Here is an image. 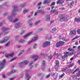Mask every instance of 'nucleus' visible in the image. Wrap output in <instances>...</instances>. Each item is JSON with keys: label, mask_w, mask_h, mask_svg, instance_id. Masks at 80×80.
<instances>
[{"label": "nucleus", "mask_w": 80, "mask_h": 80, "mask_svg": "<svg viewBox=\"0 0 80 80\" xmlns=\"http://www.w3.org/2000/svg\"><path fill=\"white\" fill-rule=\"evenodd\" d=\"M55 5V2H52L51 5V7L52 10L51 11V13H54L55 12H56V10H57V8H55L54 7V5Z\"/></svg>", "instance_id": "obj_1"}, {"label": "nucleus", "mask_w": 80, "mask_h": 80, "mask_svg": "<svg viewBox=\"0 0 80 80\" xmlns=\"http://www.w3.org/2000/svg\"><path fill=\"white\" fill-rule=\"evenodd\" d=\"M59 18L60 20V21H64V22H67L68 21V19L67 18H66L63 15H60L59 16Z\"/></svg>", "instance_id": "obj_2"}, {"label": "nucleus", "mask_w": 80, "mask_h": 80, "mask_svg": "<svg viewBox=\"0 0 80 80\" xmlns=\"http://www.w3.org/2000/svg\"><path fill=\"white\" fill-rule=\"evenodd\" d=\"M55 63L56 65L55 66V68L56 70L57 71L59 68V64H60L59 61L56 60V61Z\"/></svg>", "instance_id": "obj_3"}, {"label": "nucleus", "mask_w": 80, "mask_h": 80, "mask_svg": "<svg viewBox=\"0 0 80 80\" xmlns=\"http://www.w3.org/2000/svg\"><path fill=\"white\" fill-rule=\"evenodd\" d=\"M65 43V42L63 41H60L57 43L56 45V47H59L60 46H62Z\"/></svg>", "instance_id": "obj_4"}, {"label": "nucleus", "mask_w": 80, "mask_h": 80, "mask_svg": "<svg viewBox=\"0 0 80 80\" xmlns=\"http://www.w3.org/2000/svg\"><path fill=\"white\" fill-rule=\"evenodd\" d=\"M44 13H45V12L43 10H38L37 12H35L34 15V16H36V15H37V13H41L42 14H44Z\"/></svg>", "instance_id": "obj_5"}, {"label": "nucleus", "mask_w": 80, "mask_h": 80, "mask_svg": "<svg viewBox=\"0 0 80 80\" xmlns=\"http://www.w3.org/2000/svg\"><path fill=\"white\" fill-rule=\"evenodd\" d=\"M25 73H26L25 76L26 78H27V80H29V79H30V78H31V76L29 75V74H28V71H27Z\"/></svg>", "instance_id": "obj_6"}, {"label": "nucleus", "mask_w": 80, "mask_h": 80, "mask_svg": "<svg viewBox=\"0 0 80 80\" xmlns=\"http://www.w3.org/2000/svg\"><path fill=\"white\" fill-rule=\"evenodd\" d=\"M9 21H11L12 22H17V21L18 20V19H16L13 20V19H12V17H10L9 18Z\"/></svg>", "instance_id": "obj_7"}, {"label": "nucleus", "mask_w": 80, "mask_h": 80, "mask_svg": "<svg viewBox=\"0 0 80 80\" xmlns=\"http://www.w3.org/2000/svg\"><path fill=\"white\" fill-rule=\"evenodd\" d=\"M28 62L27 61H24L23 62H21L19 63V65H26L28 64Z\"/></svg>", "instance_id": "obj_8"}, {"label": "nucleus", "mask_w": 80, "mask_h": 80, "mask_svg": "<svg viewBox=\"0 0 80 80\" xmlns=\"http://www.w3.org/2000/svg\"><path fill=\"white\" fill-rule=\"evenodd\" d=\"M50 44V42H44L42 43V47H47L48 46V45Z\"/></svg>", "instance_id": "obj_9"}, {"label": "nucleus", "mask_w": 80, "mask_h": 80, "mask_svg": "<svg viewBox=\"0 0 80 80\" xmlns=\"http://www.w3.org/2000/svg\"><path fill=\"white\" fill-rule=\"evenodd\" d=\"M38 57L37 55H35L34 56H33L32 57V60H33V62H35V61H36Z\"/></svg>", "instance_id": "obj_10"}, {"label": "nucleus", "mask_w": 80, "mask_h": 80, "mask_svg": "<svg viewBox=\"0 0 80 80\" xmlns=\"http://www.w3.org/2000/svg\"><path fill=\"white\" fill-rule=\"evenodd\" d=\"M9 39V37H8L6 38H5L2 41L0 42V43H4V42H7L8 40Z\"/></svg>", "instance_id": "obj_11"}, {"label": "nucleus", "mask_w": 80, "mask_h": 80, "mask_svg": "<svg viewBox=\"0 0 80 80\" xmlns=\"http://www.w3.org/2000/svg\"><path fill=\"white\" fill-rule=\"evenodd\" d=\"M70 35H75L76 34V30L74 29L72 31H71L70 32Z\"/></svg>", "instance_id": "obj_12"}, {"label": "nucleus", "mask_w": 80, "mask_h": 80, "mask_svg": "<svg viewBox=\"0 0 80 80\" xmlns=\"http://www.w3.org/2000/svg\"><path fill=\"white\" fill-rule=\"evenodd\" d=\"M33 33L32 32H29V33H28L27 35L24 36V38H26L27 37H28L29 36H30V35H31Z\"/></svg>", "instance_id": "obj_13"}, {"label": "nucleus", "mask_w": 80, "mask_h": 80, "mask_svg": "<svg viewBox=\"0 0 80 80\" xmlns=\"http://www.w3.org/2000/svg\"><path fill=\"white\" fill-rule=\"evenodd\" d=\"M52 75L53 78H54V79H56V78H57V76H58V73H53L52 74Z\"/></svg>", "instance_id": "obj_14"}, {"label": "nucleus", "mask_w": 80, "mask_h": 80, "mask_svg": "<svg viewBox=\"0 0 80 80\" xmlns=\"http://www.w3.org/2000/svg\"><path fill=\"white\" fill-rule=\"evenodd\" d=\"M64 1L63 0H59L58 1H57V4H62L63 3H64Z\"/></svg>", "instance_id": "obj_15"}, {"label": "nucleus", "mask_w": 80, "mask_h": 80, "mask_svg": "<svg viewBox=\"0 0 80 80\" xmlns=\"http://www.w3.org/2000/svg\"><path fill=\"white\" fill-rule=\"evenodd\" d=\"M42 67L43 68H42V69L43 70V69H44L45 68V61L44 60L42 61Z\"/></svg>", "instance_id": "obj_16"}, {"label": "nucleus", "mask_w": 80, "mask_h": 80, "mask_svg": "<svg viewBox=\"0 0 80 80\" xmlns=\"http://www.w3.org/2000/svg\"><path fill=\"white\" fill-rule=\"evenodd\" d=\"M13 52L10 54L9 55L6 54L5 55V57L7 58H8V57H13Z\"/></svg>", "instance_id": "obj_17"}, {"label": "nucleus", "mask_w": 80, "mask_h": 80, "mask_svg": "<svg viewBox=\"0 0 80 80\" xmlns=\"http://www.w3.org/2000/svg\"><path fill=\"white\" fill-rule=\"evenodd\" d=\"M50 20V15H47L46 16V21H48Z\"/></svg>", "instance_id": "obj_18"}, {"label": "nucleus", "mask_w": 80, "mask_h": 80, "mask_svg": "<svg viewBox=\"0 0 80 80\" xmlns=\"http://www.w3.org/2000/svg\"><path fill=\"white\" fill-rule=\"evenodd\" d=\"M79 70V68H77L76 70H75L74 72H73V70L71 69H70V73L71 74H73L74 73H75L77 71Z\"/></svg>", "instance_id": "obj_19"}, {"label": "nucleus", "mask_w": 80, "mask_h": 80, "mask_svg": "<svg viewBox=\"0 0 80 80\" xmlns=\"http://www.w3.org/2000/svg\"><path fill=\"white\" fill-rule=\"evenodd\" d=\"M37 40H38V36H36L33 38L32 40L33 42L34 41H35Z\"/></svg>", "instance_id": "obj_20"}, {"label": "nucleus", "mask_w": 80, "mask_h": 80, "mask_svg": "<svg viewBox=\"0 0 80 80\" xmlns=\"http://www.w3.org/2000/svg\"><path fill=\"white\" fill-rule=\"evenodd\" d=\"M22 23L20 22H18L17 24H16V28H18L20 25Z\"/></svg>", "instance_id": "obj_21"}, {"label": "nucleus", "mask_w": 80, "mask_h": 80, "mask_svg": "<svg viewBox=\"0 0 80 80\" xmlns=\"http://www.w3.org/2000/svg\"><path fill=\"white\" fill-rule=\"evenodd\" d=\"M49 2L50 1H48V0H45L43 2V4H48Z\"/></svg>", "instance_id": "obj_22"}, {"label": "nucleus", "mask_w": 80, "mask_h": 80, "mask_svg": "<svg viewBox=\"0 0 80 80\" xmlns=\"http://www.w3.org/2000/svg\"><path fill=\"white\" fill-rule=\"evenodd\" d=\"M66 58L68 57V56H69V53H68V52H65V55H64Z\"/></svg>", "instance_id": "obj_23"}, {"label": "nucleus", "mask_w": 80, "mask_h": 80, "mask_svg": "<svg viewBox=\"0 0 80 80\" xmlns=\"http://www.w3.org/2000/svg\"><path fill=\"white\" fill-rule=\"evenodd\" d=\"M16 71V70H13L12 71H11L10 72H8V75H10L12 73H14V72H15Z\"/></svg>", "instance_id": "obj_24"}, {"label": "nucleus", "mask_w": 80, "mask_h": 80, "mask_svg": "<svg viewBox=\"0 0 80 80\" xmlns=\"http://www.w3.org/2000/svg\"><path fill=\"white\" fill-rule=\"evenodd\" d=\"M62 41H65V42H67V41H68V39H66V38L65 37H64L62 38Z\"/></svg>", "instance_id": "obj_25"}, {"label": "nucleus", "mask_w": 80, "mask_h": 80, "mask_svg": "<svg viewBox=\"0 0 80 80\" xmlns=\"http://www.w3.org/2000/svg\"><path fill=\"white\" fill-rule=\"evenodd\" d=\"M16 15V13H15V10H14L12 12V17H15Z\"/></svg>", "instance_id": "obj_26"}, {"label": "nucleus", "mask_w": 80, "mask_h": 80, "mask_svg": "<svg viewBox=\"0 0 80 80\" xmlns=\"http://www.w3.org/2000/svg\"><path fill=\"white\" fill-rule=\"evenodd\" d=\"M44 30L45 29L43 28H39L38 29V31H39V32H43Z\"/></svg>", "instance_id": "obj_27"}, {"label": "nucleus", "mask_w": 80, "mask_h": 80, "mask_svg": "<svg viewBox=\"0 0 80 80\" xmlns=\"http://www.w3.org/2000/svg\"><path fill=\"white\" fill-rule=\"evenodd\" d=\"M25 42V41L24 40L21 39L19 41V43H24Z\"/></svg>", "instance_id": "obj_28"}, {"label": "nucleus", "mask_w": 80, "mask_h": 80, "mask_svg": "<svg viewBox=\"0 0 80 80\" xmlns=\"http://www.w3.org/2000/svg\"><path fill=\"white\" fill-rule=\"evenodd\" d=\"M64 75H65V73H63L60 76H59V79L62 78H63V77H64Z\"/></svg>", "instance_id": "obj_29"}, {"label": "nucleus", "mask_w": 80, "mask_h": 80, "mask_svg": "<svg viewBox=\"0 0 80 80\" xmlns=\"http://www.w3.org/2000/svg\"><path fill=\"white\" fill-rule=\"evenodd\" d=\"M68 51H69L70 52H74V49H72L70 48H69L68 49Z\"/></svg>", "instance_id": "obj_30"}, {"label": "nucleus", "mask_w": 80, "mask_h": 80, "mask_svg": "<svg viewBox=\"0 0 80 80\" xmlns=\"http://www.w3.org/2000/svg\"><path fill=\"white\" fill-rule=\"evenodd\" d=\"M75 22H80V18H75Z\"/></svg>", "instance_id": "obj_31"}, {"label": "nucleus", "mask_w": 80, "mask_h": 80, "mask_svg": "<svg viewBox=\"0 0 80 80\" xmlns=\"http://www.w3.org/2000/svg\"><path fill=\"white\" fill-rule=\"evenodd\" d=\"M56 31V28H52L51 32L52 33H53L55 32Z\"/></svg>", "instance_id": "obj_32"}, {"label": "nucleus", "mask_w": 80, "mask_h": 80, "mask_svg": "<svg viewBox=\"0 0 80 80\" xmlns=\"http://www.w3.org/2000/svg\"><path fill=\"white\" fill-rule=\"evenodd\" d=\"M74 79V80H79V78H77L76 76H73L72 77Z\"/></svg>", "instance_id": "obj_33"}, {"label": "nucleus", "mask_w": 80, "mask_h": 80, "mask_svg": "<svg viewBox=\"0 0 80 80\" xmlns=\"http://www.w3.org/2000/svg\"><path fill=\"white\" fill-rule=\"evenodd\" d=\"M37 44H36L35 43L34 44L33 46V48H34V49H35L36 48H37Z\"/></svg>", "instance_id": "obj_34"}, {"label": "nucleus", "mask_w": 80, "mask_h": 80, "mask_svg": "<svg viewBox=\"0 0 80 80\" xmlns=\"http://www.w3.org/2000/svg\"><path fill=\"white\" fill-rule=\"evenodd\" d=\"M74 5V2L73 1H72V2L70 4V6L71 7H72L73 6V5Z\"/></svg>", "instance_id": "obj_35"}, {"label": "nucleus", "mask_w": 80, "mask_h": 80, "mask_svg": "<svg viewBox=\"0 0 80 80\" xmlns=\"http://www.w3.org/2000/svg\"><path fill=\"white\" fill-rule=\"evenodd\" d=\"M28 10L27 9H24L23 10V12L24 13H27V12H28Z\"/></svg>", "instance_id": "obj_36"}, {"label": "nucleus", "mask_w": 80, "mask_h": 80, "mask_svg": "<svg viewBox=\"0 0 80 80\" xmlns=\"http://www.w3.org/2000/svg\"><path fill=\"white\" fill-rule=\"evenodd\" d=\"M13 9H14V10H15V11H17V7L16 6H14Z\"/></svg>", "instance_id": "obj_37"}, {"label": "nucleus", "mask_w": 80, "mask_h": 80, "mask_svg": "<svg viewBox=\"0 0 80 80\" xmlns=\"http://www.w3.org/2000/svg\"><path fill=\"white\" fill-rule=\"evenodd\" d=\"M80 37V36H77L75 37L73 39V40H75V39H77V38H78Z\"/></svg>", "instance_id": "obj_38"}, {"label": "nucleus", "mask_w": 80, "mask_h": 80, "mask_svg": "<svg viewBox=\"0 0 80 80\" xmlns=\"http://www.w3.org/2000/svg\"><path fill=\"white\" fill-rule=\"evenodd\" d=\"M10 42H8V43L7 44H6L5 45V46L6 47H8V46L9 45H10Z\"/></svg>", "instance_id": "obj_39"}, {"label": "nucleus", "mask_w": 80, "mask_h": 80, "mask_svg": "<svg viewBox=\"0 0 80 80\" xmlns=\"http://www.w3.org/2000/svg\"><path fill=\"white\" fill-rule=\"evenodd\" d=\"M77 33L78 34H80V29H78L77 30Z\"/></svg>", "instance_id": "obj_40"}, {"label": "nucleus", "mask_w": 80, "mask_h": 80, "mask_svg": "<svg viewBox=\"0 0 80 80\" xmlns=\"http://www.w3.org/2000/svg\"><path fill=\"white\" fill-rule=\"evenodd\" d=\"M40 22V21L39 20H38L37 21L35 22V25H37L38 23H39V22Z\"/></svg>", "instance_id": "obj_41"}, {"label": "nucleus", "mask_w": 80, "mask_h": 80, "mask_svg": "<svg viewBox=\"0 0 80 80\" xmlns=\"http://www.w3.org/2000/svg\"><path fill=\"white\" fill-rule=\"evenodd\" d=\"M33 41L32 40H31V41L28 42V44H30V43H33Z\"/></svg>", "instance_id": "obj_42"}, {"label": "nucleus", "mask_w": 80, "mask_h": 80, "mask_svg": "<svg viewBox=\"0 0 80 80\" xmlns=\"http://www.w3.org/2000/svg\"><path fill=\"white\" fill-rule=\"evenodd\" d=\"M8 28H5V27H3L2 28V30L3 31H5V30H8Z\"/></svg>", "instance_id": "obj_43"}, {"label": "nucleus", "mask_w": 80, "mask_h": 80, "mask_svg": "<svg viewBox=\"0 0 80 80\" xmlns=\"http://www.w3.org/2000/svg\"><path fill=\"white\" fill-rule=\"evenodd\" d=\"M0 35H2V36H3V35H5V34H4V32H1L0 33Z\"/></svg>", "instance_id": "obj_44"}, {"label": "nucleus", "mask_w": 80, "mask_h": 80, "mask_svg": "<svg viewBox=\"0 0 80 80\" xmlns=\"http://www.w3.org/2000/svg\"><path fill=\"white\" fill-rule=\"evenodd\" d=\"M63 35H61L59 36V39H62L63 38Z\"/></svg>", "instance_id": "obj_45"}, {"label": "nucleus", "mask_w": 80, "mask_h": 80, "mask_svg": "<svg viewBox=\"0 0 80 80\" xmlns=\"http://www.w3.org/2000/svg\"><path fill=\"white\" fill-rule=\"evenodd\" d=\"M50 76V74H49L46 77V78H48Z\"/></svg>", "instance_id": "obj_46"}, {"label": "nucleus", "mask_w": 80, "mask_h": 80, "mask_svg": "<svg viewBox=\"0 0 80 80\" xmlns=\"http://www.w3.org/2000/svg\"><path fill=\"white\" fill-rule=\"evenodd\" d=\"M73 65H74V64L73 63H72L69 65V67H73Z\"/></svg>", "instance_id": "obj_47"}, {"label": "nucleus", "mask_w": 80, "mask_h": 80, "mask_svg": "<svg viewBox=\"0 0 80 80\" xmlns=\"http://www.w3.org/2000/svg\"><path fill=\"white\" fill-rule=\"evenodd\" d=\"M66 57L65 56H63L62 57V60H65V58H66Z\"/></svg>", "instance_id": "obj_48"}, {"label": "nucleus", "mask_w": 80, "mask_h": 80, "mask_svg": "<svg viewBox=\"0 0 80 80\" xmlns=\"http://www.w3.org/2000/svg\"><path fill=\"white\" fill-rule=\"evenodd\" d=\"M74 52H71L69 54V56H71V55H73Z\"/></svg>", "instance_id": "obj_49"}, {"label": "nucleus", "mask_w": 80, "mask_h": 80, "mask_svg": "<svg viewBox=\"0 0 80 80\" xmlns=\"http://www.w3.org/2000/svg\"><path fill=\"white\" fill-rule=\"evenodd\" d=\"M52 58V56H49L48 57V60H50V59H51V58Z\"/></svg>", "instance_id": "obj_50"}, {"label": "nucleus", "mask_w": 80, "mask_h": 80, "mask_svg": "<svg viewBox=\"0 0 80 80\" xmlns=\"http://www.w3.org/2000/svg\"><path fill=\"white\" fill-rule=\"evenodd\" d=\"M16 59H15V58H14L12 59L10 61V62H12V61H14V60H15Z\"/></svg>", "instance_id": "obj_51"}, {"label": "nucleus", "mask_w": 80, "mask_h": 80, "mask_svg": "<svg viewBox=\"0 0 80 80\" xmlns=\"http://www.w3.org/2000/svg\"><path fill=\"white\" fill-rule=\"evenodd\" d=\"M80 75V71L78 72L77 73V76H79Z\"/></svg>", "instance_id": "obj_52"}, {"label": "nucleus", "mask_w": 80, "mask_h": 80, "mask_svg": "<svg viewBox=\"0 0 80 80\" xmlns=\"http://www.w3.org/2000/svg\"><path fill=\"white\" fill-rule=\"evenodd\" d=\"M52 38V36H50V37H48L47 38H46V39H48L49 40H50Z\"/></svg>", "instance_id": "obj_53"}, {"label": "nucleus", "mask_w": 80, "mask_h": 80, "mask_svg": "<svg viewBox=\"0 0 80 80\" xmlns=\"http://www.w3.org/2000/svg\"><path fill=\"white\" fill-rule=\"evenodd\" d=\"M54 22V21L53 20H52L51 21L50 25H51L52 23H53Z\"/></svg>", "instance_id": "obj_54"}, {"label": "nucleus", "mask_w": 80, "mask_h": 80, "mask_svg": "<svg viewBox=\"0 0 80 80\" xmlns=\"http://www.w3.org/2000/svg\"><path fill=\"white\" fill-rule=\"evenodd\" d=\"M75 45H78V42H76L75 43Z\"/></svg>", "instance_id": "obj_55"}, {"label": "nucleus", "mask_w": 80, "mask_h": 80, "mask_svg": "<svg viewBox=\"0 0 80 80\" xmlns=\"http://www.w3.org/2000/svg\"><path fill=\"white\" fill-rule=\"evenodd\" d=\"M41 4H42V2H40L38 3V5H40Z\"/></svg>", "instance_id": "obj_56"}, {"label": "nucleus", "mask_w": 80, "mask_h": 80, "mask_svg": "<svg viewBox=\"0 0 80 80\" xmlns=\"http://www.w3.org/2000/svg\"><path fill=\"white\" fill-rule=\"evenodd\" d=\"M65 70H66V69L63 68L62 69V72H65Z\"/></svg>", "instance_id": "obj_57"}, {"label": "nucleus", "mask_w": 80, "mask_h": 80, "mask_svg": "<svg viewBox=\"0 0 80 80\" xmlns=\"http://www.w3.org/2000/svg\"><path fill=\"white\" fill-rule=\"evenodd\" d=\"M64 25H65V24H64V23L62 24L61 25V27H63V26H64Z\"/></svg>", "instance_id": "obj_58"}, {"label": "nucleus", "mask_w": 80, "mask_h": 80, "mask_svg": "<svg viewBox=\"0 0 80 80\" xmlns=\"http://www.w3.org/2000/svg\"><path fill=\"white\" fill-rule=\"evenodd\" d=\"M72 60H73V57L72 58H70V60L71 61H72Z\"/></svg>", "instance_id": "obj_59"}, {"label": "nucleus", "mask_w": 80, "mask_h": 80, "mask_svg": "<svg viewBox=\"0 0 80 80\" xmlns=\"http://www.w3.org/2000/svg\"><path fill=\"white\" fill-rule=\"evenodd\" d=\"M78 50H80V46H78Z\"/></svg>", "instance_id": "obj_60"}, {"label": "nucleus", "mask_w": 80, "mask_h": 80, "mask_svg": "<svg viewBox=\"0 0 80 80\" xmlns=\"http://www.w3.org/2000/svg\"><path fill=\"white\" fill-rule=\"evenodd\" d=\"M2 78H5V76L4 75H2Z\"/></svg>", "instance_id": "obj_61"}, {"label": "nucleus", "mask_w": 80, "mask_h": 80, "mask_svg": "<svg viewBox=\"0 0 80 80\" xmlns=\"http://www.w3.org/2000/svg\"><path fill=\"white\" fill-rule=\"evenodd\" d=\"M43 54H39V56H40V57H42V56H43Z\"/></svg>", "instance_id": "obj_62"}, {"label": "nucleus", "mask_w": 80, "mask_h": 80, "mask_svg": "<svg viewBox=\"0 0 80 80\" xmlns=\"http://www.w3.org/2000/svg\"><path fill=\"white\" fill-rule=\"evenodd\" d=\"M14 79V78H11L10 79V80H13Z\"/></svg>", "instance_id": "obj_63"}, {"label": "nucleus", "mask_w": 80, "mask_h": 80, "mask_svg": "<svg viewBox=\"0 0 80 80\" xmlns=\"http://www.w3.org/2000/svg\"><path fill=\"white\" fill-rule=\"evenodd\" d=\"M78 63H79V65H80V60H79L78 61Z\"/></svg>", "instance_id": "obj_64"}]
</instances>
